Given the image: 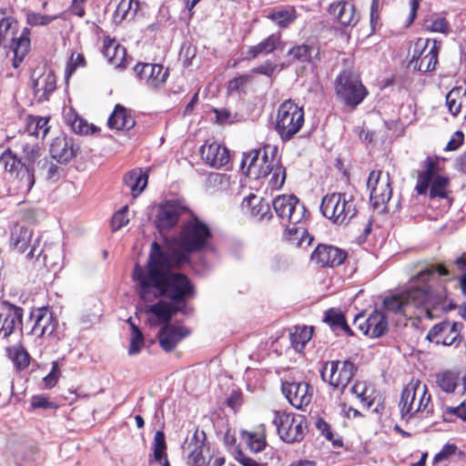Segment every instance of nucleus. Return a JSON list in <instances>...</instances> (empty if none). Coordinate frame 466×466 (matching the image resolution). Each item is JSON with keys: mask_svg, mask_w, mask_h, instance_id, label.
<instances>
[{"mask_svg": "<svg viewBox=\"0 0 466 466\" xmlns=\"http://www.w3.org/2000/svg\"><path fill=\"white\" fill-rule=\"evenodd\" d=\"M188 335L189 330L187 328L167 324L160 329L157 338L160 347L165 351L170 352Z\"/></svg>", "mask_w": 466, "mask_h": 466, "instance_id": "nucleus-26", "label": "nucleus"}, {"mask_svg": "<svg viewBox=\"0 0 466 466\" xmlns=\"http://www.w3.org/2000/svg\"><path fill=\"white\" fill-rule=\"evenodd\" d=\"M272 205L276 214L290 224H300L305 218V206L294 195L279 196L274 198Z\"/></svg>", "mask_w": 466, "mask_h": 466, "instance_id": "nucleus-15", "label": "nucleus"}, {"mask_svg": "<svg viewBox=\"0 0 466 466\" xmlns=\"http://www.w3.org/2000/svg\"><path fill=\"white\" fill-rule=\"evenodd\" d=\"M0 165L5 171L16 174L17 188L27 193L31 190L35 184V176L31 167L22 162L10 149L5 150L0 156Z\"/></svg>", "mask_w": 466, "mask_h": 466, "instance_id": "nucleus-14", "label": "nucleus"}, {"mask_svg": "<svg viewBox=\"0 0 466 466\" xmlns=\"http://www.w3.org/2000/svg\"><path fill=\"white\" fill-rule=\"evenodd\" d=\"M346 258V251L329 245H319L311 254V260L321 267L339 266Z\"/></svg>", "mask_w": 466, "mask_h": 466, "instance_id": "nucleus-24", "label": "nucleus"}, {"mask_svg": "<svg viewBox=\"0 0 466 466\" xmlns=\"http://www.w3.org/2000/svg\"><path fill=\"white\" fill-rule=\"evenodd\" d=\"M449 179L446 177L436 176L433 177L431 186L430 187V198H445L447 197V187L449 186Z\"/></svg>", "mask_w": 466, "mask_h": 466, "instance_id": "nucleus-46", "label": "nucleus"}, {"mask_svg": "<svg viewBox=\"0 0 466 466\" xmlns=\"http://www.w3.org/2000/svg\"><path fill=\"white\" fill-rule=\"evenodd\" d=\"M462 322L444 319L430 329L426 339L436 345L459 347L463 340Z\"/></svg>", "mask_w": 466, "mask_h": 466, "instance_id": "nucleus-11", "label": "nucleus"}, {"mask_svg": "<svg viewBox=\"0 0 466 466\" xmlns=\"http://www.w3.org/2000/svg\"><path fill=\"white\" fill-rule=\"evenodd\" d=\"M134 71L137 77L151 89H157L168 76L167 70L158 64L138 63Z\"/></svg>", "mask_w": 466, "mask_h": 466, "instance_id": "nucleus-20", "label": "nucleus"}, {"mask_svg": "<svg viewBox=\"0 0 466 466\" xmlns=\"http://www.w3.org/2000/svg\"><path fill=\"white\" fill-rule=\"evenodd\" d=\"M104 56L107 58L108 62L117 68H124L126 65V48L116 44L115 41H109L104 44Z\"/></svg>", "mask_w": 466, "mask_h": 466, "instance_id": "nucleus-35", "label": "nucleus"}, {"mask_svg": "<svg viewBox=\"0 0 466 466\" xmlns=\"http://www.w3.org/2000/svg\"><path fill=\"white\" fill-rule=\"evenodd\" d=\"M417 272L410 279V287L403 292L386 297L384 308L404 316L414 314L420 309L433 319L434 310L445 307L446 289L440 283L441 276H450V270L443 264L420 262L416 266Z\"/></svg>", "mask_w": 466, "mask_h": 466, "instance_id": "nucleus-2", "label": "nucleus"}, {"mask_svg": "<svg viewBox=\"0 0 466 466\" xmlns=\"http://www.w3.org/2000/svg\"><path fill=\"white\" fill-rule=\"evenodd\" d=\"M24 158L30 164L34 163L39 157V147L37 145L25 144L23 146Z\"/></svg>", "mask_w": 466, "mask_h": 466, "instance_id": "nucleus-63", "label": "nucleus"}, {"mask_svg": "<svg viewBox=\"0 0 466 466\" xmlns=\"http://www.w3.org/2000/svg\"><path fill=\"white\" fill-rule=\"evenodd\" d=\"M170 263L171 260L160 251L158 242L154 241L146 266L136 264L132 273L137 295L143 301L148 302L166 297L176 303L171 305L159 300L146 310L165 325L170 324L177 312L186 313V299L194 296V287L189 279L185 274L170 270Z\"/></svg>", "mask_w": 466, "mask_h": 466, "instance_id": "nucleus-1", "label": "nucleus"}, {"mask_svg": "<svg viewBox=\"0 0 466 466\" xmlns=\"http://www.w3.org/2000/svg\"><path fill=\"white\" fill-rule=\"evenodd\" d=\"M31 80L35 96L39 102L47 100L49 95L56 88V77L49 69L43 71L39 68L35 69L32 74Z\"/></svg>", "mask_w": 466, "mask_h": 466, "instance_id": "nucleus-22", "label": "nucleus"}, {"mask_svg": "<svg viewBox=\"0 0 466 466\" xmlns=\"http://www.w3.org/2000/svg\"><path fill=\"white\" fill-rule=\"evenodd\" d=\"M167 442L165 434L162 431H157L155 433L153 441V452L156 461L161 462L164 458H167Z\"/></svg>", "mask_w": 466, "mask_h": 466, "instance_id": "nucleus-48", "label": "nucleus"}, {"mask_svg": "<svg viewBox=\"0 0 466 466\" xmlns=\"http://www.w3.org/2000/svg\"><path fill=\"white\" fill-rule=\"evenodd\" d=\"M284 238L288 242L297 247H308L313 239L304 226L290 223L286 226Z\"/></svg>", "mask_w": 466, "mask_h": 466, "instance_id": "nucleus-32", "label": "nucleus"}, {"mask_svg": "<svg viewBox=\"0 0 466 466\" xmlns=\"http://www.w3.org/2000/svg\"><path fill=\"white\" fill-rule=\"evenodd\" d=\"M273 423L279 438L288 443L302 441L308 430L306 418L294 413L275 411Z\"/></svg>", "mask_w": 466, "mask_h": 466, "instance_id": "nucleus-8", "label": "nucleus"}, {"mask_svg": "<svg viewBox=\"0 0 466 466\" xmlns=\"http://www.w3.org/2000/svg\"><path fill=\"white\" fill-rule=\"evenodd\" d=\"M65 122L76 134L87 135L96 131L93 125H89L86 120L78 116L73 109L68 108L64 115Z\"/></svg>", "mask_w": 466, "mask_h": 466, "instance_id": "nucleus-36", "label": "nucleus"}, {"mask_svg": "<svg viewBox=\"0 0 466 466\" xmlns=\"http://www.w3.org/2000/svg\"><path fill=\"white\" fill-rule=\"evenodd\" d=\"M446 106L452 116H466V85L453 87L446 96Z\"/></svg>", "mask_w": 466, "mask_h": 466, "instance_id": "nucleus-31", "label": "nucleus"}, {"mask_svg": "<svg viewBox=\"0 0 466 466\" xmlns=\"http://www.w3.org/2000/svg\"><path fill=\"white\" fill-rule=\"evenodd\" d=\"M127 206H124L120 210L116 212L111 219V227L113 231H116L127 225L129 219L127 218Z\"/></svg>", "mask_w": 466, "mask_h": 466, "instance_id": "nucleus-56", "label": "nucleus"}, {"mask_svg": "<svg viewBox=\"0 0 466 466\" xmlns=\"http://www.w3.org/2000/svg\"><path fill=\"white\" fill-rule=\"evenodd\" d=\"M42 175L45 179L51 182H56L60 177L62 169L55 163L45 159L43 162H39Z\"/></svg>", "mask_w": 466, "mask_h": 466, "instance_id": "nucleus-49", "label": "nucleus"}, {"mask_svg": "<svg viewBox=\"0 0 466 466\" xmlns=\"http://www.w3.org/2000/svg\"><path fill=\"white\" fill-rule=\"evenodd\" d=\"M418 386H420V380H412L401 391L400 409L403 420H408L418 412L416 410L417 403H415Z\"/></svg>", "mask_w": 466, "mask_h": 466, "instance_id": "nucleus-29", "label": "nucleus"}, {"mask_svg": "<svg viewBox=\"0 0 466 466\" xmlns=\"http://www.w3.org/2000/svg\"><path fill=\"white\" fill-rule=\"evenodd\" d=\"M32 238L33 231L31 229L17 225L12 230L11 244L14 248L17 249L21 253H24L28 248H30L29 252L26 255L28 258H38L40 256H43L46 266H53L56 264V261L48 260V249H44L41 248L39 238H36L33 244H31Z\"/></svg>", "mask_w": 466, "mask_h": 466, "instance_id": "nucleus-10", "label": "nucleus"}, {"mask_svg": "<svg viewBox=\"0 0 466 466\" xmlns=\"http://www.w3.org/2000/svg\"><path fill=\"white\" fill-rule=\"evenodd\" d=\"M370 24L372 32H375L381 24L380 22V0H372L370 5Z\"/></svg>", "mask_w": 466, "mask_h": 466, "instance_id": "nucleus-59", "label": "nucleus"}, {"mask_svg": "<svg viewBox=\"0 0 466 466\" xmlns=\"http://www.w3.org/2000/svg\"><path fill=\"white\" fill-rule=\"evenodd\" d=\"M354 326H356L364 335L370 338H380L388 331V319L382 311L374 309L369 317L364 313H359L355 316Z\"/></svg>", "mask_w": 466, "mask_h": 466, "instance_id": "nucleus-16", "label": "nucleus"}, {"mask_svg": "<svg viewBox=\"0 0 466 466\" xmlns=\"http://www.w3.org/2000/svg\"><path fill=\"white\" fill-rule=\"evenodd\" d=\"M246 165L248 176L258 179L271 175L270 187L278 190L283 187L287 177L286 168L282 166L275 147L266 146L244 155L241 167L244 168Z\"/></svg>", "mask_w": 466, "mask_h": 466, "instance_id": "nucleus-4", "label": "nucleus"}, {"mask_svg": "<svg viewBox=\"0 0 466 466\" xmlns=\"http://www.w3.org/2000/svg\"><path fill=\"white\" fill-rule=\"evenodd\" d=\"M417 394L420 395V400L416 405V410L418 412L420 411H426L427 413L431 412V410H430L429 404L431 402V394L428 392V388L426 384L422 383L420 380V386H418L417 389Z\"/></svg>", "mask_w": 466, "mask_h": 466, "instance_id": "nucleus-52", "label": "nucleus"}, {"mask_svg": "<svg viewBox=\"0 0 466 466\" xmlns=\"http://www.w3.org/2000/svg\"><path fill=\"white\" fill-rule=\"evenodd\" d=\"M433 177L428 176V174L420 173L417 179V184L415 187V190L419 195H425L431 187Z\"/></svg>", "mask_w": 466, "mask_h": 466, "instance_id": "nucleus-61", "label": "nucleus"}, {"mask_svg": "<svg viewBox=\"0 0 466 466\" xmlns=\"http://www.w3.org/2000/svg\"><path fill=\"white\" fill-rule=\"evenodd\" d=\"M131 325V339L130 346L128 349L129 355H136L140 352L141 345L144 342V336L137 326L130 322Z\"/></svg>", "mask_w": 466, "mask_h": 466, "instance_id": "nucleus-51", "label": "nucleus"}, {"mask_svg": "<svg viewBox=\"0 0 466 466\" xmlns=\"http://www.w3.org/2000/svg\"><path fill=\"white\" fill-rule=\"evenodd\" d=\"M276 25L281 28L288 27L297 18V12L294 7H288L272 12L268 15Z\"/></svg>", "mask_w": 466, "mask_h": 466, "instance_id": "nucleus-43", "label": "nucleus"}, {"mask_svg": "<svg viewBox=\"0 0 466 466\" xmlns=\"http://www.w3.org/2000/svg\"><path fill=\"white\" fill-rule=\"evenodd\" d=\"M320 212L336 225H347L357 214L354 198L340 192L327 194L322 198Z\"/></svg>", "mask_w": 466, "mask_h": 466, "instance_id": "nucleus-5", "label": "nucleus"}, {"mask_svg": "<svg viewBox=\"0 0 466 466\" xmlns=\"http://www.w3.org/2000/svg\"><path fill=\"white\" fill-rule=\"evenodd\" d=\"M86 66V60L82 54H75L73 53L70 61L66 69V76H70L77 67H84Z\"/></svg>", "mask_w": 466, "mask_h": 466, "instance_id": "nucleus-60", "label": "nucleus"}, {"mask_svg": "<svg viewBox=\"0 0 466 466\" xmlns=\"http://www.w3.org/2000/svg\"><path fill=\"white\" fill-rule=\"evenodd\" d=\"M459 375L451 370H445L436 375L437 385L447 393H451L457 387Z\"/></svg>", "mask_w": 466, "mask_h": 466, "instance_id": "nucleus-44", "label": "nucleus"}, {"mask_svg": "<svg viewBox=\"0 0 466 466\" xmlns=\"http://www.w3.org/2000/svg\"><path fill=\"white\" fill-rule=\"evenodd\" d=\"M60 15H41L38 13H28L26 15V22L32 26L36 25H47L51 22L55 21L56 19L59 18Z\"/></svg>", "mask_w": 466, "mask_h": 466, "instance_id": "nucleus-54", "label": "nucleus"}, {"mask_svg": "<svg viewBox=\"0 0 466 466\" xmlns=\"http://www.w3.org/2000/svg\"><path fill=\"white\" fill-rule=\"evenodd\" d=\"M47 117L28 116L26 117L25 130L30 136L44 138L49 131Z\"/></svg>", "mask_w": 466, "mask_h": 466, "instance_id": "nucleus-38", "label": "nucleus"}, {"mask_svg": "<svg viewBox=\"0 0 466 466\" xmlns=\"http://www.w3.org/2000/svg\"><path fill=\"white\" fill-rule=\"evenodd\" d=\"M324 322H326L334 332H338L339 327L346 320L343 312L335 308H331L325 311Z\"/></svg>", "mask_w": 466, "mask_h": 466, "instance_id": "nucleus-47", "label": "nucleus"}, {"mask_svg": "<svg viewBox=\"0 0 466 466\" xmlns=\"http://www.w3.org/2000/svg\"><path fill=\"white\" fill-rule=\"evenodd\" d=\"M217 120L219 124H232L239 121L238 114H232L228 109H215Z\"/></svg>", "mask_w": 466, "mask_h": 466, "instance_id": "nucleus-57", "label": "nucleus"}, {"mask_svg": "<svg viewBox=\"0 0 466 466\" xmlns=\"http://www.w3.org/2000/svg\"><path fill=\"white\" fill-rule=\"evenodd\" d=\"M201 156L205 162L214 168H219L229 161V151L217 142L201 147Z\"/></svg>", "mask_w": 466, "mask_h": 466, "instance_id": "nucleus-28", "label": "nucleus"}, {"mask_svg": "<svg viewBox=\"0 0 466 466\" xmlns=\"http://www.w3.org/2000/svg\"><path fill=\"white\" fill-rule=\"evenodd\" d=\"M60 375V369L57 361L52 363L51 371L43 379L45 387L52 389L57 383Z\"/></svg>", "mask_w": 466, "mask_h": 466, "instance_id": "nucleus-58", "label": "nucleus"}, {"mask_svg": "<svg viewBox=\"0 0 466 466\" xmlns=\"http://www.w3.org/2000/svg\"><path fill=\"white\" fill-rule=\"evenodd\" d=\"M281 390L289 402L298 410L311 402L312 388L305 381H283Z\"/></svg>", "mask_w": 466, "mask_h": 466, "instance_id": "nucleus-19", "label": "nucleus"}, {"mask_svg": "<svg viewBox=\"0 0 466 466\" xmlns=\"http://www.w3.org/2000/svg\"><path fill=\"white\" fill-rule=\"evenodd\" d=\"M335 93L340 101L352 108L360 105L368 95L360 76L348 69L336 77Z\"/></svg>", "mask_w": 466, "mask_h": 466, "instance_id": "nucleus-7", "label": "nucleus"}, {"mask_svg": "<svg viewBox=\"0 0 466 466\" xmlns=\"http://www.w3.org/2000/svg\"><path fill=\"white\" fill-rule=\"evenodd\" d=\"M441 47L440 40L419 38L415 43L410 66L422 73L435 70Z\"/></svg>", "mask_w": 466, "mask_h": 466, "instance_id": "nucleus-9", "label": "nucleus"}, {"mask_svg": "<svg viewBox=\"0 0 466 466\" xmlns=\"http://www.w3.org/2000/svg\"><path fill=\"white\" fill-rule=\"evenodd\" d=\"M247 443L251 451L259 452L266 447L265 435L263 432H245Z\"/></svg>", "mask_w": 466, "mask_h": 466, "instance_id": "nucleus-53", "label": "nucleus"}, {"mask_svg": "<svg viewBox=\"0 0 466 466\" xmlns=\"http://www.w3.org/2000/svg\"><path fill=\"white\" fill-rule=\"evenodd\" d=\"M78 151L79 147L65 135L55 137L50 145V155L58 163L69 162Z\"/></svg>", "mask_w": 466, "mask_h": 466, "instance_id": "nucleus-25", "label": "nucleus"}, {"mask_svg": "<svg viewBox=\"0 0 466 466\" xmlns=\"http://www.w3.org/2000/svg\"><path fill=\"white\" fill-rule=\"evenodd\" d=\"M30 50V38L18 37L13 43V51L17 56H25Z\"/></svg>", "mask_w": 466, "mask_h": 466, "instance_id": "nucleus-62", "label": "nucleus"}, {"mask_svg": "<svg viewBox=\"0 0 466 466\" xmlns=\"http://www.w3.org/2000/svg\"><path fill=\"white\" fill-rule=\"evenodd\" d=\"M108 127L116 130L133 128L136 121L127 110L121 105H116L113 113L108 118Z\"/></svg>", "mask_w": 466, "mask_h": 466, "instance_id": "nucleus-33", "label": "nucleus"}, {"mask_svg": "<svg viewBox=\"0 0 466 466\" xmlns=\"http://www.w3.org/2000/svg\"><path fill=\"white\" fill-rule=\"evenodd\" d=\"M456 417L466 421V406L465 401L461 402L457 407H446L443 410V418L446 421H451Z\"/></svg>", "mask_w": 466, "mask_h": 466, "instance_id": "nucleus-55", "label": "nucleus"}, {"mask_svg": "<svg viewBox=\"0 0 466 466\" xmlns=\"http://www.w3.org/2000/svg\"><path fill=\"white\" fill-rule=\"evenodd\" d=\"M242 209L258 221L269 220L272 217L268 202L255 194H249L241 204Z\"/></svg>", "mask_w": 466, "mask_h": 466, "instance_id": "nucleus-27", "label": "nucleus"}, {"mask_svg": "<svg viewBox=\"0 0 466 466\" xmlns=\"http://www.w3.org/2000/svg\"><path fill=\"white\" fill-rule=\"evenodd\" d=\"M138 9V2L137 0H121L114 13V20L116 23H121L129 16L134 17Z\"/></svg>", "mask_w": 466, "mask_h": 466, "instance_id": "nucleus-41", "label": "nucleus"}, {"mask_svg": "<svg viewBox=\"0 0 466 466\" xmlns=\"http://www.w3.org/2000/svg\"><path fill=\"white\" fill-rule=\"evenodd\" d=\"M147 178L141 169H133L125 175L123 181L130 188L133 198H137L146 188Z\"/></svg>", "mask_w": 466, "mask_h": 466, "instance_id": "nucleus-37", "label": "nucleus"}, {"mask_svg": "<svg viewBox=\"0 0 466 466\" xmlns=\"http://www.w3.org/2000/svg\"><path fill=\"white\" fill-rule=\"evenodd\" d=\"M206 434L203 431L196 429L191 438L186 441L183 447L187 453V463L191 466H207L206 458L203 456Z\"/></svg>", "mask_w": 466, "mask_h": 466, "instance_id": "nucleus-23", "label": "nucleus"}, {"mask_svg": "<svg viewBox=\"0 0 466 466\" xmlns=\"http://www.w3.org/2000/svg\"><path fill=\"white\" fill-rule=\"evenodd\" d=\"M281 44V35L272 34L255 46L248 48L249 58H256L259 56H267L273 53Z\"/></svg>", "mask_w": 466, "mask_h": 466, "instance_id": "nucleus-34", "label": "nucleus"}, {"mask_svg": "<svg viewBox=\"0 0 466 466\" xmlns=\"http://www.w3.org/2000/svg\"><path fill=\"white\" fill-rule=\"evenodd\" d=\"M381 171L373 170L370 173L367 187L370 189V201L375 208L385 205L391 198L392 189L389 174L385 179L380 178Z\"/></svg>", "mask_w": 466, "mask_h": 466, "instance_id": "nucleus-18", "label": "nucleus"}, {"mask_svg": "<svg viewBox=\"0 0 466 466\" xmlns=\"http://www.w3.org/2000/svg\"><path fill=\"white\" fill-rule=\"evenodd\" d=\"M304 122L303 108L288 99L281 103L277 110L275 130L281 141L287 142L300 131Z\"/></svg>", "mask_w": 466, "mask_h": 466, "instance_id": "nucleus-6", "label": "nucleus"}, {"mask_svg": "<svg viewBox=\"0 0 466 466\" xmlns=\"http://www.w3.org/2000/svg\"><path fill=\"white\" fill-rule=\"evenodd\" d=\"M29 325L30 329L27 334L35 335L38 338H57L56 331L58 327V320L47 308L33 309L24 328L27 329Z\"/></svg>", "mask_w": 466, "mask_h": 466, "instance_id": "nucleus-12", "label": "nucleus"}, {"mask_svg": "<svg viewBox=\"0 0 466 466\" xmlns=\"http://www.w3.org/2000/svg\"><path fill=\"white\" fill-rule=\"evenodd\" d=\"M186 208L177 201L168 200L158 208L156 225L159 231L174 228L179 218L185 213Z\"/></svg>", "mask_w": 466, "mask_h": 466, "instance_id": "nucleus-21", "label": "nucleus"}, {"mask_svg": "<svg viewBox=\"0 0 466 466\" xmlns=\"http://www.w3.org/2000/svg\"><path fill=\"white\" fill-rule=\"evenodd\" d=\"M209 226L193 216L184 222L177 238H165L163 245L158 243L160 251L170 260V270L187 263L189 254L207 248L212 238Z\"/></svg>", "mask_w": 466, "mask_h": 466, "instance_id": "nucleus-3", "label": "nucleus"}, {"mask_svg": "<svg viewBox=\"0 0 466 466\" xmlns=\"http://www.w3.org/2000/svg\"><path fill=\"white\" fill-rule=\"evenodd\" d=\"M350 392L360 399V402L367 408H371L375 404L376 398L370 399L366 396L367 384L365 381H356L351 386Z\"/></svg>", "mask_w": 466, "mask_h": 466, "instance_id": "nucleus-50", "label": "nucleus"}, {"mask_svg": "<svg viewBox=\"0 0 466 466\" xmlns=\"http://www.w3.org/2000/svg\"><path fill=\"white\" fill-rule=\"evenodd\" d=\"M329 12L343 26H354L360 19L355 6L345 1L331 4Z\"/></svg>", "mask_w": 466, "mask_h": 466, "instance_id": "nucleus-30", "label": "nucleus"}, {"mask_svg": "<svg viewBox=\"0 0 466 466\" xmlns=\"http://www.w3.org/2000/svg\"><path fill=\"white\" fill-rule=\"evenodd\" d=\"M23 309L9 302L0 306V337L8 338L16 330H23Z\"/></svg>", "mask_w": 466, "mask_h": 466, "instance_id": "nucleus-17", "label": "nucleus"}, {"mask_svg": "<svg viewBox=\"0 0 466 466\" xmlns=\"http://www.w3.org/2000/svg\"><path fill=\"white\" fill-rule=\"evenodd\" d=\"M425 29L430 32L441 33L448 35L451 31L450 23L441 15H431L425 20Z\"/></svg>", "mask_w": 466, "mask_h": 466, "instance_id": "nucleus-45", "label": "nucleus"}, {"mask_svg": "<svg viewBox=\"0 0 466 466\" xmlns=\"http://www.w3.org/2000/svg\"><path fill=\"white\" fill-rule=\"evenodd\" d=\"M318 54V48L309 44L298 45L288 51V56H292L296 61L303 63L310 62L313 55L317 56Z\"/></svg>", "mask_w": 466, "mask_h": 466, "instance_id": "nucleus-42", "label": "nucleus"}, {"mask_svg": "<svg viewBox=\"0 0 466 466\" xmlns=\"http://www.w3.org/2000/svg\"><path fill=\"white\" fill-rule=\"evenodd\" d=\"M313 329L308 327H297L290 333V343L297 352H301L312 337Z\"/></svg>", "mask_w": 466, "mask_h": 466, "instance_id": "nucleus-40", "label": "nucleus"}, {"mask_svg": "<svg viewBox=\"0 0 466 466\" xmlns=\"http://www.w3.org/2000/svg\"><path fill=\"white\" fill-rule=\"evenodd\" d=\"M31 406L33 409H54L56 404L48 400V399L43 395L34 396L32 398Z\"/></svg>", "mask_w": 466, "mask_h": 466, "instance_id": "nucleus-64", "label": "nucleus"}, {"mask_svg": "<svg viewBox=\"0 0 466 466\" xmlns=\"http://www.w3.org/2000/svg\"><path fill=\"white\" fill-rule=\"evenodd\" d=\"M8 357L17 370H24L29 366L31 357L22 345H15L7 349Z\"/></svg>", "mask_w": 466, "mask_h": 466, "instance_id": "nucleus-39", "label": "nucleus"}, {"mask_svg": "<svg viewBox=\"0 0 466 466\" xmlns=\"http://www.w3.org/2000/svg\"><path fill=\"white\" fill-rule=\"evenodd\" d=\"M323 381L333 388L344 389L353 378L356 367L350 360L326 361L319 370Z\"/></svg>", "mask_w": 466, "mask_h": 466, "instance_id": "nucleus-13", "label": "nucleus"}]
</instances>
